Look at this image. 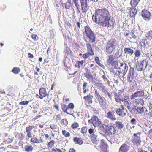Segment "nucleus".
<instances>
[{
    "instance_id": "1",
    "label": "nucleus",
    "mask_w": 152,
    "mask_h": 152,
    "mask_svg": "<svg viewBox=\"0 0 152 152\" xmlns=\"http://www.w3.org/2000/svg\"><path fill=\"white\" fill-rule=\"evenodd\" d=\"M108 10L105 9L101 8L96 10V23L104 27H111L113 21L108 15Z\"/></svg>"
},
{
    "instance_id": "2",
    "label": "nucleus",
    "mask_w": 152,
    "mask_h": 152,
    "mask_svg": "<svg viewBox=\"0 0 152 152\" xmlns=\"http://www.w3.org/2000/svg\"><path fill=\"white\" fill-rule=\"evenodd\" d=\"M128 70V66L126 64L122 63L119 66V69L118 71L119 74L122 77H124L127 72Z\"/></svg>"
},
{
    "instance_id": "3",
    "label": "nucleus",
    "mask_w": 152,
    "mask_h": 152,
    "mask_svg": "<svg viewBox=\"0 0 152 152\" xmlns=\"http://www.w3.org/2000/svg\"><path fill=\"white\" fill-rule=\"evenodd\" d=\"M85 30L87 36L89 38L90 41L93 42L95 41V37L92 31L88 26L85 27Z\"/></svg>"
},
{
    "instance_id": "4",
    "label": "nucleus",
    "mask_w": 152,
    "mask_h": 152,
    "mask_svg": "<svg viewBox=\"0 0 152 152\" xmlns=\"http://www.w3.org/2000/svg\"><path fill=\"white\" fill-rule=\"evenodd\" d=\"M140 133L134 134L132 138V142L134 144L137 146H138L141 144V140L140 137L138 136V135H140Z\"/></svg>"
},
{
    "instance_id": "5",
    "label": "nucleus",
    "mask_w": 152,
    "mask_h": 152,
    "mask_svg": "<svg viewBox=\"0 0 152 152\" xmlns=\"http://www.w3.org/2000/svg\"><path fill=\"white\" fill-rule=\"evenodd\" d=\"M106 130L109 134H114L116 132V128L114 125H112L110 124L106 126Z\"/></svg>"
},
{
    "instance_id": "6",
    "label": "nucleus",
    "mask_w": 152,
    "mask_h": 152,
    "mask_svg": "<svg viewBox=\"0 0 152 152\" xmlns=\"http://www.w3.org/2000/svg\"><path fill=\"white\" fill-rule=\"evenodd\" d=\"M148 65L147 61L143 60L140 64L136 65V68L138 71H142L145 70Z\"/></svg>"
},
{
    "instance_id": "7",
    "label": "nucleus",
    "mask_w": 152,
    "mask_h": 152,
    "mask_svg": "<svg viewBox=\"0 0 152 152\" xmlns=\"http://www.w3.org/2000/svg\"><path fill=\"white\" fill-rule=\"evenodd\" d=\"M96 97L97 100L99 102L100 105L101 106L102 108L105 110L106 109V107L103 101V98L99 95V94L96 91Z\"/></svg>"
},
{
    "instance_id": "8",
    "label": "nucleus",
    "mask_w": 152,
    "mask_h": 152,
    "mask_svg": "<svg viewBox=\"0 0 152 152\" xmlns=\"http://www.w3.org/2000/svg\"><path fill=\"white\" fill-rule=\"evenodd\" d=\"M83 13L85 15L86 12L88 9V0H80Z\"/></svg>"
},
{
    "instance_id": "9",
    "label": "nucleus",
    "mask_w": 152,
    "mask_h": 152,
    "mask_svg": "<svg viewBox=\"0 0 152 152\" xmlns=\"http://www.w3.org/2000/svg\"><path fill=\"white\" fill-rule=\"evenodd\" d=\"M141 15L145 20L148 21L150 19V13L149 11L146 10H142L141 13Z\"/></svg>"
},
{
    "instance_id": "10",
    "label": "nucleus",
    "mask_w": 152,
    "mask_h": 152,
    "mask_svg": "<svg viewBox=\"0 0 152 152\" xmlns=\"http://www.w3.org/2000/svg\"><path fill=\"white\" fill-rule=\"evenodd\" d=\"M134 74V68L131 67L128 74L127 80L128 81L131 82L133 79Z\"/></svg>"
},
{
    "instance_id": "11",
    "label": "nucleus",
    "mask_w": 152,
    "mask_h": 152,
    "mask_svg": "<svg viewBox=\"0 0 152 152\" xmlns=\"http://www.w3.org/2000/svg\"><path fill=\"white\" fill-rule=\"evenodd\" d=\"M129 149V146L125 143H124L120 146L119 152H128Z\"/></svg>"
},
{
    "instance_id": "12",
    "label": "nucleus",
    "mask_w": 152,
    "mask_h": 152,
    "mask_svg": "<svg viewBox=\"0 0 152 152\" xmlns=\"http://www.w3.org/2000/svg\"><path fill=\"white\" fill-rule=\"evenodd\" d=\"M96 126L99 130H103V126L101 121L96 116Z\"/></svg>"
},
{
    "instance_id": "13",
    "label": "nucleus",
    "mask_w": 152,
    "mask_h": 152,
    "mask_svg": "<svg viewBox=\"0 0 152 152\" xmlns=\"http://www.w3.org/2000/svg\"><path fill=\"white\" fill-rule=\"evenodd\" d=\"M39 93L40 96L39 98L41 99H42L44 97H45L47 95L48 96L49 95L47 94L46 89L44 88H41L39 89Z\"/></svg>"
},
{
    "instance_id": "14",
    "label": "nucleus",
    "mask_w": 152,
    "mask_h": 152,
    "mask_svg": "<svg viewBox=\"0 0 152 152\" xmlns=\"http://www.w3.org/2000/svg\"><path fill=\"white\" fill-rule=\"evenodd\" d=\"M144 92L143 91H141L135 92L131 96L132 99H134L137 97H140L144 95Z\"/></svg>"
},
{
    "instance_id": "15",
    "label": "nucleus",
    "mask_w": 152,
    "mask_h": 152,
    "mask_svg": "<svg viewBox=\"0 0 152 152\" xmlns=\"http://www.w3.org/2000/svg\"><path fill=\"white\" fill-rule=\"evenodd\" d=\"M133 109L135 110L138 113L140 114H142L144 113L145 110H146L145 107H135Z\"/></svg>"
},
{
    "instance_id": "16",
    "label": "nucleus",
    "mask_w": 152,
    "mask_h": 152,
    "mask_svg": "<svg viewBox=\"0 0 152 152\" xmlns=\"http://www.w3.org/2000/svg\"><path fill=\"white\" fill-rule=\"evenodd\" d=\"M117 42L114 39H110L107 43V45L108 46L112 47L113 48H115V46L117 45Z\"/></svg>"
},
{
    "instance_id": "17",
    "label": "nucleus",
    "mask_w": 152,
    "mask_h": 152,
    "mask_svg": "<svg viewBox=\"0 0 152 152\" xmlns=\"http://www.w3.org/2000/svg\"><path fill=\"white\" fill-rule=\"evenodd\" d=\"M133 99V101L136 105L140 104L142 106L144 104V102L142 99Z\"/></svg>"
},
{
    "instance_id": "18",
    "label": "nucleus",
    "mask_w": 152,
    "mask_h": 152,
    "mask_svg": "<svg viewBox=\"0 0 152 152\" xmlns=\"http://www.w3.org/2000/svg\"><path fill=\"white\" fill-rule=\"evenodd\" d=\"M115 101L118 103H121V101L123 102L124 99H122L121 95L120 94H116L115 96Z\"/></svg>"
},
{
    "instance_id": "19",
    "label": "nucleus",
    "mask_w": 152,
    "mask_h": 152,
    "mask_svg": "<svg viewBox=\"0 0 152 152\" xmlns=\"http://www.w3.org/2000/svg\"><path fill=\"white\" fill-rule=\"evenodd\" d=\"M129 10H130V15L132 17H134L136 14L137 11L135 7L129 8Z\"/></svg>"
},
{
    "instance_id": "20",
    "label": "nucleus",
    "mask_w": 152,
    "mask_h": 152,
    "mask_svg": "<svg viewBox=\"0 0 152 152\" xmlns=\"http://www.w3.org/2000/svg\"><path fill=\"white\" fill-rule=\"evenodd\" d=\"M96 86L99 88L100 89L102 88L104 89L105 88L103 86L102 83L101 81L99 79L96 80Z\"/></svg>"
},
{
    "instance_id": "21",
    "label": "nucleus",
    "mask_w": 152,
    "mask_h": 152,
    "mask_svg": "<svg viewBox=\"0 0 152 152\" xmlns=\"http://www.w3.org/2000/svg\"><path fill=\"white\" fill-rule=\"evenodd\" d=\"M109 58L107 60V63L108 64L110 65L112 64L115 61H114L113 55H110L108 56Z\"/></svg>"
},
{
    "instance_id": "22",
    "label": "nucleus",
    "mask_w": 152,
    "mask_h": 152,
    "mask_svg": "<svg viewBox=\"0 0 152 152\" xmlns=\"http://www.w3.org/2000/svg\"><path fill=\"white\" fill-rule=\"evenodd\" d=\"M122 63L116 61H115L112 64L114 68L117 69L118 70L119 66H120Z\"/></svg>"
},
{
    "instance_id": "23",
    "label": "nucleus",
    "mask_w": 152,
    "mask_h": 152,
    "mask_svg": "<svg viewBox=\"0 0 152 152\" xmlns=\"http://www.w3.org/2000/svg\"><path fill=\"white\" fill-rule=\"evenodd\" d=\"M140 0H131L130 4L133 7H135L138 4Z\"/></svg>"
},
{
    "instance_id": "24",
    "label": "nucleus",
    "mask_w": 152,
    "mask_h": 152,
    "mask_svg": "<svg viewBox=\"0 0 152 152\" xmlns=\"http://www.w3.org/2000/svg\"><path fill=\"white\" fill-rule=\"evenodd\" d=\"M65 7L66 9H69L72 6L71 0H67V2L64 4Z\"/></svg>"
},
{
    "instance_id": "25",
    "label": "nucleus",
    "mask_w": 152,
    "mask_h": 152,
    "mask_svg": "<svg viewBox=\"0 0 152 152\" xmlns=\"http://www.w3.org/2000/svg\"><path fill=\"white\" fill-rule=\"evenodd\" d=\"M62 109L63 111L65 113H66L67 114H71V111H70V113H69L67 111L69 110V108L65 104H63L62 106Z\"/></svg>"
},
{
    "instance_id": "26",
    "label": "nucleus",
    "mask_w": 152,
    "mask_h": 152,
    "mask_svg": "<svg viewBox=\"0 0 152 152\" xmlns=\"http://www.w3.org/2000/svg\"><path fill=\"white\" fill-rule=\"evenodd\" d=\"M100 144V148H104V151H106L107 150V145L104 142V140H101Z\"/></svg>"
},
{
    "instance_id": "27",
    "label": "nucleus",
    "mask_w": 152,
    "mask_h": 152,
    "mask_svg": "<svg viewBox=\"0 0 152 152\" xmlns=\"http://www.w3.org/2000/svg\"><path fill=\"white\" fill-rule=\"evenodd\" d=\"M24 149L26 152H31L33 149V148L32 146L26 145L25 146Z\"/></svg>"
},
{
    "instance_id": "28",
    "label": "nucleus",
    "mask_w": 152,
    "mask_h": 152,
    "mask_svg": "<svg viewBox=\"0 0 152 152\" xmlns=\"http://www.w3.org/2000/svg\"><path fill=\"white\" fill-rule=\"evenodd\" d=\"M87 46L88 48V54L91 55H93L94 53L90 44H87Z\"/></svg>"
},
{
    "instance_id": "29",
    "label": "nucleus",
    "mask_w": 152,
    "mask_h": 152,
    "mask_svg": "<svg viewBox=\"0 0 152 152\" xmlns=\"http://www.w3.org/2000/svg\"><path fill=\"white\" fill-rule=\"evenodd\" d=\"M124 51L125 53L127 52L129 54H130L131 55H132L134 53L132 49L129 48H125L124 49Z\"/></svg>"
},
{
    "instance_id": "30",
    "label": "nucleus",
    "mask_w": 152,
    "mask_h": 152,
    "mask_svg": "<svg viewBox=\"0 0 152 152\" xmlns=\"http://www.w3.org/2000/svg\"><path fill=\"white\" fill-rule=\"evenodd\" d=\"M115 110L116 113L119 116H121L123 115V112L124 111L121 108H116Z\"/></svg>"
},
{
    "instance_id": "31",
    "label": "nucleus",
    "mask_w": 152,
    "mask_h": 152,
    "mask_svg": "<svg viewBox=\"0 0 152 152\" xmlns=\"http://www.w3.org/2000/svg\"><path fill=\"white\" fill-rule=\"evenodd\" d=\"M74 141L76 142L77 144L79 145H81L83 143L82 140L80 138H78L77 137H75L74 138Z\"/></svg>"
},
{
    "instance_id": "32",
    "label": "nucleus",
    "mask_w": 152,
    "mask_h": 152,
    "mask_svg": "<svg viewBox=\"0 0 152 152\" xmlns=\"http://www.w3.org/2000/svg\"><path fill=\"white\" fill-rule=\"evenodd\" d=\"M115 48H113L110 46H108V45H107L106 51L107 53H111Z\"/></svg>"
},
{
    "instance_id": "33",
    "label": "nucleus",
    "mask_w": 152,
    "mask_h": 152,
    "mask_svg": "<svg viewBox=\"0 0 152 152\" xmlns=\"http://www.w3.org/2000/svg\"><path fill=\"white\" fill-rule=\"evenodd\" d=\"M114 113L112 114V113L111 111L107 113V117L111 119L112 120H115L116 119V118H115L113 117V114Z\"/></svg>"
},
{
    "instance_id": "34",
    "label": "nucleus",
    "mask_w": 152,
    "mask_h": 152,
    "mask_svg": "<svg viewBox=\"0 0 152 152\" xmlns=\"http://www.w3.org/2000/svg\"><path fill=\"white\" fill-rule=\"evenodd\" d=\"M84 75L85 77L88 78L90 81H92L93 80V76L91 75L90 74L87 73H84Z\"/></svg>"
},
{
    "instance_id": "35",
    "label": "nucleus",
    "mask_w": 152,
    "mask_h": 152,
    "mask_svg": "<svg viewBox=\"0 0 152 152\" xmlns=\"http://www.w3.org/2000/svg\"><path fill=\"white\" fill-rule=\"evenodd\" d=\"M88 123H92L94 127H95V116H93V117L88 121Z\"/></svg>"
},
{
    "instance_id": "36",
    "label": "nucleus",
    "mask_w": 152,
    "mask_h": 152,
    "mask_svg": "<svg viewBox=\"0 0 152 152\" xmlns=\"http://www.w3.org/2000/svg\"><path fill=\"white\" fill-rule=\"evenodd\" d=\"M12 72L15 74H18L20 72V69L18 67H14L13 68Z\"/></svg>"
},
{
    "instance_id": "37",
    "label": "nucleus",
    "mask_w": 152,
    "mask_h": 152,
    "mask_svg": "<svg viewBox=\"0 0 152 152\" xmlns=\"http://www.w3.org/2000/svg\"><path fill=\"white\" fill-rule=\"evenodd\" d=\"M115 124L116 127L119 129H121L123 127V125L121 122H116Z\"/></svg>"
},
{
    "instance_id": "38",
    "label": "nucleus",
    "mask_w": 152,
    "mask_h": 152,
    "mask_svg": "<svg viewBox=\"0 0 152 152\" xmlns=\"http://www.w3.org/2000/svg\"><path fill=\"white\" fill-rule=\"evenodd\" d=\"M34 127V126H28L26 128V132H31Z\"/></svg>"
},
{
    "instance_id": "39",
    "label": "nucleus",
    "mask_w": 152,
    "mask_h": 152,
    "mask_svg": "<svg viewBox=\"0 0 152 152\" xmlns=\"http://www.w3.org/2000/svg\"><path fill=\"white\" fill-rule=\"evenodd\" d=\"M62 133L63 135H64L65 137H69L70 135L69 133L67 132L65 130H62Z\"/></svg>"
},
{
    "instance_id": "40",
    "label": "nucleus",
    "mask_w": 152,
    "mask_h": 152,
    "mask_svg": "<svg viewBox=\"0 0 152 152\" xmlns=\"http://www.w3.org/2000/svg\"><path fill=\"white\" fill-rule=\"evenodd\" d=\"M96 63L100 66L103 67L104 66L100 62V61L99 59V58L98 57H96Z\"/></svg>"
},
{
    "instance_id": "41",
    "label": "nucleus",
    "mask_w": 152,
    "mask_h": 152,
    "mask_svg": "<svg viewBox=\"0 0 152 152\" xmlns=\"http://www.w3.org/2000/svg\"><path fill=\"white\" fill-rule=\"evenodd\" d=\"M73 1L74 3L75 6L76 7L77 10L79 11V6L78 4V1L77 0H73Z\"/></svg>"
},
{
    "instance_id": "42",
    "label": "nucleus",
    "mask_w": 152,
    "mask_h": 152,
    "mask_svg": "<svg viewBox=\"0 0 152 152\" xmlns=\"http://www.w3.org/2000/svg\"><path fill=\"white\" fill-rule=\"evenodd\" d=\"M87 130V127L86 126L85 127H82L81 129V132L84 135H86Z\"/></svg>"
},
{
    "instance_id": "43",
    "label": "nucleus",
    "mask_w": 152,
    "mask_h": 152,
    "mask_svg": "<svg viewBox=\"0 0 152 152\" xmlns=\"http://www.w3.org/2000/svg\"><path fill=\"white\" fill-rule=\"evenodd\" d=\"M124 105L126 107L128 110H130L131 108L129 105V103L127 101H124Z\"/></svg>"
},
{
    "instance_id": "44",
    "label": "nucleus",
    "mask_w": 152,
    "mask_h": 152,
    "mask_svg": "<svg viewBox=\"0 0 152 152\" xmlns=\"http://www.w3.org/2000/svg\"><path fill=\"white\" fill-rule=\"evenodd\" d=\"M148 106L149 107V110L152 112V100H150L149 101L148 104Z\"/></svg>"
},
{
    "instance_id": "45",
    "label": "nucleus",
    "mask_w": 152,
    "mask_h": 152,
    "mask_svg": "<svg viewBox=\"0 0 152 152\" xmlns=\"http://www.w3.org/2000/svg\"><path fill=\"white\" fill-rule=\"evenodd\" d=\"M113 138L114 140V141L116 142L117 141L120 140V137L118 134H116L114 136Z\"/></svg>"
},
{
    "instance_id": "46",
    "label": "nucleus",
    "mask_w": 152,
    "mask_h": 152,
    "mask_svg": "<svg viewBox=\"0 0 152 152\" xmlns=\"http://www.w3.org/2000/svg\"><path fill=\"white\" fill-rule=\"evenodd\" d=\"M135 57H138L141 54V52L140 50H137L135 53H134Z\"/></svg>"
},
{
    "instance_id": "47",
    "label": "nucleus",
    "mask_w": 152,
    "mask_h": 152,
    "mask_svg": "<svg viewBox=\"0 0 152 152\" xmlns=\"http://www.w3.org/2000/svg\"><path fill=\"white\" fill-rule=\"evenodd\" d=\"M83 60L79 61L77 62V66H78V68H80L81 66H83Z\"/></svg>"
},
{
    "instance_id": "48",
    "label": "nucleus",
    "mask_w": 152,
    "mask_h": 152,
    "mask_svg": "<svg viewBox=\"0 0 152 152\" xmlns=\"http://www.w3.org/2000/svg\"><path fill=\"white\" fill-rule=\"evenodd\" d=\"M38 139V138H35V140H36V142H36V143L43 142V140L41 139V137H39V139Z\"/></svg>"
},
{
    "instance_id": "49",
    "label": "nucleus",
    "mask_w": 152,
    "mask_h": 152,
    "mask_svg": "<svg viewBox=\"0 0 152 152\" xmlns=\"http://www.w3.org/2000/svg\"><path fill=\"white\" fill-rule=\"evenodd\" d=\"M54 143L55 141H54L51 140L48 143V146L49 147H51L54 145Z\"/></svg>"
},
{
    "instance_id": "50",
    "label": "nucleus",
    "mask_w": 152,
    "mask_h": 152,
    "mask_svg": "<svg viewBox=\"0 0 152 152\" xmlns=\"http://www.w3.org/2000/svg\"><path fill=\"white\" fill-rule=\"evenodd\" d=\"M29 101H23L21 102L19 104H20L21 105H25V104H27L29 103Z\"/></svg>"
},
{
    "instance_id": "51",
    "label": "nucleus",
    "mask_w": 152,
    "mask_h": 152,
    "mask_svg": "<svg viewBox=\"0 0 152 152\" xmlns=\"http://www.w3.org/2000/svg\"><path fill=\"white\" fill-rule=\"evenodd\" d=\"M78 126H79V124H78V123H73L71 127L73 129H75V128L77 127Z\"/></svg>"
},
{
    "instance_id": "52",
    "label": "nucleus",
    "mask_w": 152,
    "mask_h": 152,
    "mask_svg": "<svg viewBox=\"0 0 152 152\" xmlns=\"http://www.w3.org/2000/svg\"><path fill=\"white\" fill-rule=\"evenodd\" d=\"M67 107L69 108V109H73L74 107V106L73 103H71L68 104V107Z\"/></svg>"
},
{
    "instance_id": "53",
    "label": "nucleus",
    "mask_w": 152,
    "mask_h": 152,
    "mask_svg": "<svg viewBox=\"0 0 152 152\" xmlns=\"http://www.w3.org/2000/svg\"><path fill=\"white\" fill-rule=\"evenodd\" d=\"M31 37L34 40H37L38 39V37L36 34H32L31 35Z\"/></svg>"
},
{
    "instance_id": "54",
    "label": "nucleus",
    "mask_w": 152,
    "mask_h": 152,
    "mask_svg": "<svg viewBox=\"0 0 152 152\" xmlns=\"http://www.w3.org/2000/svg\"><path fill=\"white\" fill-rule=\"evenodd\" d=\"M91 140L92 142L93 143H95V135L94 134H92L91 135Z\"/></svg>"
},
{
    "instance_id": "55",
    "label": "nucleus",
    "mask_w": 152,
    "mask_h": 152,
    "mask_svg": "<svg viewBox=\"0 0 152 152\" xmlns=\"http://www.w3.org/2000/svg\"><path fill=\"white\" fill-rule=\"evenodd\" d=\"M54 118H55L56 120L58 121H60L61 119V116L59 115H58L55 116V117H54Z\"/></svg>"
},
{
    "instance_id": "56",
    "label": "nucleus",
    "mask_w": 152,
    "mask_h": 152,
    "mask_svg": "<svg viewBox=\"0 0 152 152\" xmlns=\"http://www.w3.org/2000/svg\"><path fill=\"white\" fill-rule=\"evenodd\" d=\"M137 121L136 119L134 118L132 119L130 121V123L133 124H135L136 123Z\"/></svg>"
},
{
    "instance_id": "57",
    "label": "nucleus",
    "mask_w": 152,
    "mask_h": 152,
    "mask_svg": "<svg viewBox=\"0 0 152 152\" xmlns=\"http://www.w3.org/2000/svg\"><path fill=\"white\" fill-rule=\"evenodd\" d=\"M131 35L132 38L135 39L136 38V36L135 35L134 31L133 30L132 31L131 33Z\"/></svg>"
},
{
    "instance_id": "58",
    "label": "nucleus",
    "mask_w": 152,
    "mask_h": 152,
    "mask_svg": "<svg viewBox=\"0 0 152 152\" xmlns=\"http://www.w3.org/2000/svg\"><path fill=\"white\" fill-rule=\"evenodd\" d=\"M85 59L89 57V54L87 53L85 54H83L82 56Z\"/></svg>"
},
{
    "instance_id": "59",
    "label": "nucleus",
    "mask_w": 152,
    "mask_h": 152,
    "mask_svg": "<svg viewBox=\"0 0 152 152\" xmlns=\"http://www.w3.org/2000/svg\"><path fill=\"white\" fill-rule=\"evenodd\" d=\"M50 38L53 39L54 37V33L53 31H50Z\"/></svg>"
},
{
    "instance_id": "60",
    "label": "nucleus",
    "mask_w": 152,
    "mask_h": 152,
    "mask_svg": "<svg viewBox=\"0 0 152 152\" xmlns=\"http://www.w3.org/2000/svg\"><path fill=\"white\" fill-rule=\"evenodd\" d=\"M52 151L54 152L58 151V152H63L61 150L57 148L53 149H52Z\"/></svg>"
},
{
    "instance_id": "61",
    "label": "nucleus",
    "mask_w": 152,
    "mask_h": 152,
    "mask_svg": "<svg viewBox=\"0 0 152 152\" xmlns=\"http://www.w3.org/2000/svg\"><path fill=\"white\" fill-rule=\"evenodd\" d=\"M50 127L52 129H57V126L53 124L50 125Z\"/></svg>"
},
{
    "instance_id": "62",
    "label": "nucleus",
    "mask_w": 152,
    "mask_h": 152,
    "mask_svg": "<svg viewBox=\"0 0 152 152\" xmlns=\"http://www.w3.org/2000/svg\"><path fill=\"white\" fill-rule=\"evenodd\" d=\"M94 129H93L90 128L88 130V132L90 134H91L92 133H94Z\"/></svg>"
},
{
    "instance_id": "63",
    "label": "nucleus",
    "mask_w": 152,
    "mask_h": 152,
    "mask_svg": "<svg viewBox=\"0 0 152 152\" xmlns=\"http://www.w3.org/2000/svg\"><path fill=\"white\" fill-rule=\"evenodd\" d=\"M30 142H32L33 143H36L37 142L36 140H35V138H31L30 140Z\"/></svg>"
},
{
    "instance_id": "64",
    "label": "nucleus",
    "mask_w": 152,
    "mask_h": 152,
    "mask_svg": "<svg viewBox=\"0 0 152 152\" xmlns=\"http://www.w3.org/2000/svg\"><path fill=\"white\" fill-rule=\"evenodd\" d=\"M146 115H147L149 116L150 118L152 117V112H150L148 113H146Z\"/></svg>"
}]
</instances>
